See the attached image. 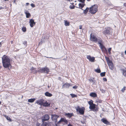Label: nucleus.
I'll use <instances>...</instances> for the list:
<instances>
[{"instance_id": "nucleus-34", "label": "nucleus", "mask_w": 126, "mask_h": 126, "mask_svg": "<svg viewBox=\"0 0 126 126\" xmlns=\"http://www.w3.org/2000/svg\"><path fill=\"white\" fill-rule=\"evenodd\" d=\"M111 48H110L108 49V53L109 54H111Z\"/></svg>"}, {"instance_id": "nucleus-57", "label": "nucleus", "mask_w": 126, "mask_h": 126, "mask_svg": "<svg viewBox=\"0 0 126 126\" xmlns=\"http://www.w3.org/2000/svg\"><path fill=\"white\" fill-rule=\"evenodd\" d=\"M50 58H53V59H55V58H52V57H50Z\"/></svg>"}, {"instance_id": "nucleus-13", "label": "nucleus", "mask_w": 126, "mask_h": 126, "mask_svg": "<svg viewBox=\"0 0 126 126\" xmlns=\"http://www.w3.org/2000/svg\"><path fill=\"white\" fill-rule=\"evenodd\" d=\"M30 70L31 71V73H33V74H36L37 72H38V70H36V69L32 67L30 69Z\"/></svg>"}, {"instance_id": "nucleus-42", "label": "nucleus", "mask_w": 126, "mask_h": 126, "mask_svg": "<svg viewBox=\"0 0 126 126\" xmlns=\"http://www.w3.org/2000/svg\"><path fill=\"white\" fill-rule=\"evenodd\" d=\"M78 87V86L76 85H75L73 87V89H76Z\"/></svg>"}, {"instance_id": "nucleus-56", "label": "nucleus", "mask_w": 126, "mask_h": 126, "mask_svg": "<svg viewBox=\"0 0 126 126\" xmlns=\"http://www.w3.org/2000/svg\"><path fill=\"white\" fill-rule=\"evenodd\" d=\"M1 101H0V105L1 104Z\"/></svg>"}, {"instance_id": "nucleus-60", "label": "nucleus", "mask_w": 126, "mask_h": 126, "mask_svg": "<svg viewBox=\"0 0 126 126\" xmlns=\"http://www.w3.org/2000/svg\"><path fill=\"white\" fill-rule=\"evenodd\" d=\"M40 43H41V42H40V43H39V44H40Z\"/></svg>"}, {"instance_id": "nucleus-17", "label": "nucleus", "mask_w": 126, "mask_h": 126, "mask_svg": "<svg viewBox=\"0 0 126 126\" xmlns=\"http://www.w3.org/2000/svg\"><path fill=\"white\" fill-rule=\"evenodd\" d=\"M90 95L92 97H94L97 96L96 94L95 93H90Z\"/></svg>"}, {"instance_id": "nucleus-3", "label": "nucleus", "mask_w": 126, "mask_h": 126, "mask_svg": "<svg viewBox=\"0 0 126 126\" xmlns=\"http://www.w3.org/2000/svg\"><path fill=\"white\" fill-rule=\"evenodd\" d=\"M97 5H94L90 8L89 12L92 14H94L97 11Z\"/></svg>"}, {"instance_id": "nucleus-28", "label": "nucleus", "mask_w": 126, "mask_h": 126, "mask_svg": "<svg viewBox=\"0 0 126 126\" xmlns=\"http://www.w3.org/2000/svg\"><path fill=\"white\" fill-rule=\"evenodd\" d=\"M88 103L90 106L94 104L93 101L92 100H90V101H88Z\"/></svg>"}, {"instance_id": "nucleus-7", "label": "nucleus", "mask_w": 126, "mask_h": 126, "mask_svg": "<svg viewBox=\"0 0 126 126\" xmlns=\"http://www.w3.org/2000/svg\"><path fill=\"white\" fill-rule=\"evenodd\" d=\"M95 104H94L90 105L89 108L90 109L94 111H98L99 108L98 107H95Z\"/></svg>"}, {"instance_id": "nucleus-32", "label": "nucleus", "mask_w": 126, "mask_h": 126, "mask_svg": "<svg viewBox=\"0 0 126 126\" xmlns=\"http://www.w3.org/2000/svg\"><path fill=\"white\" fill-rule=\"evenodd\" d=\"M95 60L94 57H91L89 61L91 62H94Z\"/></svg>"}, {"instance_id": "nucleus-5", "label": "nucleus", "mask_w": 126, "mask_h": 126, "mask_svg": "<svg viewBox=\"0 0 126 126\" xmlns=\"http://www.w3.org/2000/svg\"><path fill=\"white\" fill-rule=\"evenodd\" d=\"M49 71V69L47 67H43L38 70V72L41 73H45L48 74Z\"/></svg>"}, {"instance_id": "nucleus-36", "label": "nucleus", "mask_w": 126, "mask_h": 126, "mask_svg": "<svg viewBox=\"0 0 126 126\" xmlns=\"http://www.w3.org/2000/svg\"><path fill=\"white\" fill-rule=\"evenodd\" d=\"M126 87H124L121 90V91H122L123 93H124L125 91L126 90Z\"/></svg>"}, {"instance_id": "nucleus-39", "label": "nucleus", "mask_w": 126, "mask_h": 126, "mask_svg": "<svg viewBox=\"0 0 126 126\" xmlns=\"http://www.w3.org/2000/svg\"><path fill=\"white\" fill-rule=\"evenodd\" d=\"M7 120H8L10 122H11L12 121V120L9 117H8V118H7Z\"/></svg>"}, {"instance_id": "nucleus-50", "label": "nucleus", "mask_w": 126, "mask_h": 126, "mask_svg": "<svg viewBox=\"0 0 126 126\" xmlns=\"http://www.w3.org/2000/svg\"><path fill=\"white\" fill-rule=\"evenodd\" d=\"M68 126H72L71 124H69L68 125Z\"/></svg>"}, {"instance_id": "nucleus-51", "label": "nucleus", "mask_w": 126, "mask_h": 126, "mask_svg": "<svg viewBox=\"0 0 126 126\" xmlns=\"http://www.w3.org/2000/svg\"><path fill=\"white\" fill-rule=\"evenodd\" d=\"M124 6H126V3H124Z\"/></svg>"}, {"instance_id": "nucleus-33", "label": "nucleus", "mask_w": 126, "mask_h": 126, "mask_svg": "<svg viewBox=\"0 0 126 126\" xmlns=\"http://www.w3.org/2000/svg\"><path fill=\"white\" fill-rule=\"evenodd\" d=\"M75 6L74 5H70L69 6V8L71 9H74L75 7Z\"/></svg>"}, {"instance_id": "nucleus-58", "label": "nucleus", "mask_w": 126, "mask_h": 126, "mask_svg": "<svg viewBox=\"0 0 126 126\" xmlns=\"http://www.w3.org/2000/svg\"><path fill=\"white\" fill-rule=\"evenodd\" d=\"M87 1H90L91 0H87Z\"/></svg>"}, {"instance_id": "nucleus-41", "label": "nucleus", "mask_w": 126, "mask_h": 126, "mask_svg": "<svg viewBox=\"0 0 126 126\" xmlns=\"http://www.w3.org/2000/svg\"><path fill=\"white\" fill-rule=\"evenodd\" d=\"M60 123H59V121H58L57 124H56L55 126H60L59 125V124Z\"/></svg>"}, {"instance_id": "nucleus-48", "label": "nucleus", "mask_w": 126, "mask_h": 126, "mask_svg": "<svg viewBox=\"0 0 126 126\" xmlns=\"http://www.w3.org/2000/svg\"><path fill=\"white\" fill-rule=\"evenodd\" d=\"M4 8L2 7H0V10L2 9H3Z\"/></svg>"}, {"instance_id": "nucleus-54", "label": "nucleus", "mask_w": 126, "mask_h": 126, "mask_svg": "<svg viewBox=\"0 0 126 126\" xmlns=\"http://www.w3.org/2000/svg\"><path fill=\"white\" fill-rule=\"evenodd\" d=\"M39 124H37V126H39Z\"/></svg>"}, {"instance_id": "nucleus-38", "label": "nucleus", "mask_w": 126, "mask_h": 126, "mask_svg": "<svg viewBox=\"0 0 126 126\" xmlns=\"http://www.w3.org/2000/svg\"><path fill=\"white\" fill-rule=\"evenodd\" d=\"M91 58V57L90 55H87V58L89 60Z\"/></svg>"}, {"instance_id": "nucleus-44", "label": "nucleus", "mask_w": 126, "mask_h": 126, "mask_svg": "<svg viewBox=\"0 0 126 126\" xmlns=\"http://www.w3.org/2000/svg\"><path fill=\"white\" fill-rule=\"evenodd\" d=\"M103 80H104V81H107V79L106 78H103Z\"/></svg>"}, {"instance_id": "nucleus-15", "label": "nucleus", "mask_w": 126, "mask_h": 126, "mask_svg": "<svg viewBox=\"0 0 126 126\" xmlns=\"http://www.w3.org/2000/svg\"><path fill=\"white\" fill-rule=\"evenodd\" d=\"M51 116L53 120H56V121H57V119L59 117V116L55 114H52L51 115Z\"/></svg>"}, {"instance_id": "nucleus-61", "label": "nucleus", "mask_w": 126, "mask_h": 126, "mask_svg": "<svg viewBox=\"0 0 126 126\" xmlns=\"http://www.w3.org/2000/svg\"><path fill=\"white\" fill-rule=\"evenodd\" d=\"M42 42H41V44H42Z\"/></svg>"}, {"instance_id": "nucleus-49", "label": "nucleus", "mask_w": 126, "mask_h": 126, "mask_svg": "<svg viewBox=\"0 0 126 126\" xmlns=\"http://www.w3.org/2000/svg\"><path fill=\"white\" fill-rule=\"evenodd\" d=\"M29 3H26V5L27 6L29 5Z\"/></svg>"}, {"instance_id": "nucleus-31", "label": "nucleus", "mask_w": 126, "mask_h": 126, "mask_svg": "<svg viewBox=\"0 0 126 126\" xmlns=\"http://www.w3.org/2000/svg\"><path fill=\"white\" fill-rule=\"evenodd\" d=\"M22 30L23 32H25L26 31V29L25 27H23L22 28Z\"/></svg>"}, {"instance_id": "nucleus-16", "label": "nucleus", "mask_w": 126, "mask_h": 126, "mask_svg": "<svg viewBox=\"0 0 126 126\" xmlns=\"http://www.w3.org/2000/svg\"><path fill=\"white\" fill-rule=\"evenodd\" d=\"M70 85V84L68 83H65L62 86L63 88H68Z\"/></svg>"}, {"instance_id": "nucleus-6", "label": "nucleus", "mask_w": 126, "mask_h": 126, "mask_svg": "<svg viewBox=\"0 0 126 126\" xmlns=\"http://www.w3.org/2000/svg\"><path fill=\"white\" fill-rule=\"evenodd\" d=\"M76 109L77 111H78L80 114L81 115L84 114L85 110L84 107H83L80 108L79 106H78L76 108Z\"/></svg>"}, {"instance_id": "nucleus-19", "label": "nucleus", "mask_w": 126, "mask_h": 126, "mask_svg": "<svg viewBox=\"0 0 126 126\" xmlns=\"http://www.w3.org/2000/svg\"><path fill=\"white\" fill-rule=\"evenodd\" d=\"M65 115L68 117L69 118H71V117L72 116H73L74 115V114H73V113H66L65 114Z\"/></svg>"}, {"instance_id": "nucleus-40", "label": "nucleus", "mask_w": 126, "mask_h": 126, "mask_svg": "<svg viewBox=\"0 0 126 126\" xmlns=\"http://www.w3.org/2000/svg\"><path fill=\"white\" fill-rule=\"evenodd\" d=\"M31 6L32 7H34L35 5L33 3H32L31 4Z\"/></svg>"}, {"instance_id": "nucleus-1", "label": "nucleus", "mask_w": 126, "mask_h": 126, "mask_svg": "<svg viewBox=\"0 0 126 126\" xmlns=\"http://www.w3.org/2000/svg\"><path fill=\"white\" fill-rule=\"evenodd\" d=\"M90 39L93 42H98L99 45V47L103 52H105L107 51L106 48L102 44L103 42L102 40L98 39L96 36L94 35H93L92 33L90 34Z\"/></svg>"}, {"instance_id": "nucleus-37", "label": "nucleus", "mask_w": 126, "mask_h": 126, "mask_svg": "<svg viewBox=\"0 0 126 126\" xmlns=\"http://www.w3.org/2000/svg\"><path fill=\"white\" fill-rule=\"evenodd\" d=\"M79 7H81V8L83 7L84 6L83 4L80 3H79Z\"/></svg>"}, {"instance_id": "nucleus-35", "label": "nucleus", "mask_w": 126, "mask_h": 126, "mask_svg": "<svg viewBox=\"0 0 126 126\" xmlns=\"http://www.w3.org/2000/svg\"><path fill=\"white\" fill-rule=\"evenodd\" d=\"M23 44L25 45L26 47L27 46V41H24L23 42Z\"/></svg>"}, {"instance_id": "nucleus-62", "label": "nucleus", "mask_w": 126, "mask_h": 126, "mask_svg": "<svg viewBox=\"0 0 126 126\" xmlns=\"http://www.w3.org/2000/svg\"><path fill=\"white\" fill-rule=\"evenodd\" d=\"M100 39H101V38H100Z\"/></svg>"}, {"instance_id": "nucleus-27", "label": "nucleus", "mask_w": 126, "mask_h": 126, "mask_svg": "<svg viewBox=\"0 0 126 126\" xmlns=\"http://www.w3.org/2000/svg\"><path fill=\"white\" fill-rule=\"evenodd\" d=\"M48 126V123L46 122L43 123L41 125V126Z\"/></svg>"}, {"instance_id": "nucleus-11", "label": "nucleus", "mask_w": 126, "mask_h": 126, "mask_svg": "<svg viewBox=\"0 0 126 126\" xmlns=\"http://www.w3.org/2000/svg\"><path fill=\"white\" fill-rule=\"evenodd\" d=\"M29 23L31 27H32L35 24V23L34 22V20L32 19L30 20Z\"/></svg>"}, {"instance_id": "nucleus-9", "label": "nucleus", "mask_w": 126, "mask_h": 126, "mask_svg": "<svg viewBox=\"0 0 126 126\" xmlns=\"http://www.w3.org/2000/svg\"><path fill=\"white\" fill-rule=\"evenodd\" d=\"M49 117L48 114H45L42 117V121L44 122L48 120L49 119Z\"/></svg>"}, {"instance_id": "nucleus-53", "label": "nucleus", "mask_w": 126, "mask_h": 126, "mask_svg": "<svg viewBox=\"0 0 126 126\" xmlns=\"http://www.w3.org/2000/svg\"><path fill=\"white\" fill-rule=\"evenodd\" d=\"M11 44H12L13 43V41H11Z\"/></svg>"}, {"instance_id": "nucleus-23", "label": "nucleus", "mask_w": 126, "mask_h": 126, "mask_svg": "<svg viewBox=\"0 0 126 126\" xmlns=\"http://www.w3.org/2000/svg\"><path fill=\"white\" fill-rule=\"evenodd\" d=\"M64 25L66 26H69L70 25V23L66 20H64Z\"/></svg>"}, {"instance_id": "nucleus-52", "label": "nucleus", "mask_w": 126, "mask_h": 126, "mask_svg": "<svg viewBox=\"0 0 126 126\" xmlns=\"http://www.w3.org/2000/svg\"><path fill=\"white\" fill-rule=\"evenodd\" d=\"M2 46V44L1 42H0V47H1Z\"/></svg>"}, {"instance_id": "nucleus-25", "label": "nucleus", "mask_w": 126, "mask_h": 126, "mask_svg": "<svg viewBox=\"0 0 126 126\" xmlns=\"http://www.w3.org/2000/svg\"><path fill=\"white\" fill-rule=\"evenodd\" d=\"M89 9V8L87 7L85 10H84V13L85 14H86L87 13Z\"/></svg>"}, {"instance_id": "nucleus-24", "label": "nucleus", "mask_w": 126, "mask_h": 126, "mask_svg": "<svg viewBox=\"0 0 126 126\" xmlns=\"http://www.w3.org/2000/svg\"><path fill=\"white\" fill-rule=\"evenodd\" d=\"M35 100V98L29 99H28V101L30 103H32Z\"/></svg>"}, {"instance_id": "nucleus-10", "label": "nucleus", "mask_w": 126, "mask_h": 126, "mask_svg": "<svg viewBox=\"0 0 126 126\" xmlns=\"http://www.w3.org/2000/svg\"><path fill=\"white\" fill-rule=\"evenodd\" d=\"M101 121L104 124L107 125H110V123L105 118H103L101 120Z\"/></svg>"}, {"instance_id": "nucleus-8", "label": "nucleus", "mask_w": 126, "mask_h": 126, "mask_svg": "<svg viewBox=\"0 0 126 126\" xmlns=\"http://www.w3.org/2000/svg\"><path fill=\"white\" fill-rule=\"evenodd\" d=\"M112 29L110 27H108L107 28L104 30L103 32V33L105 35L110 34V31Z\"/></svg>"}, {"instance_id": "nucleus-59", "label": "nucleus", "mask_w": 126, "mask_h": 126, "mask_svg": "<svg viewBox=\"0 0 126 126\" xmlns=\"http://www.w3.org/2000/svg\"><path fill=\"white\" fill-rule=\"evenodd\" d=\"M68 0L69 1H72V0Z\"/></svg>"}, {"instance_id": "nucleus-12", "label": "nucleus", "mask_w": 126, "mask_h": 126, "mask_svg": "<svg viewBox=\"0 0 126 126\" xmlns=\"http://www.w3.org/2000/svg\"><path fill=\"white\" fill-rule=\"evenodd\" d=\"M44 102V100L43 99H41L40 100H38L36 103L38 105L42 106Z\"/></svg>"}, {"instance_id": "nucleus-47", "label": "nucleus", "mask_w": 126, "mask_h": 126, "mask_svg": "<svg viewBox=\"0 0 126 126\" xmlns=\"http://www.w3.org/2000/svg\"><path fill=\"white\" fill-rule=\"evenodd\" d=\"M61 77H59L58 78V79L60 80H61Z\"/></svg>"}, {"instance_id": "nucleus-18", "label": "nucleus", "mask_w": 126, "mask_h": 126, "mask_svg": "<svg viewBox=\"0 0 126 126\" xmlns=\"http://www.w3.org/2000/svg\"><path fill=\"white\" fill-rule=\"evenodd\" d=\"M50 105V104L49 103H48L47 102V101H46V102H44L43 103V106L44 107H48Z\"/></svg>"}, {"instance_id": "nucleus-46", "label": "nucleus", "mask_w": 126, "mask_h": 126, "mask_svg": "<svg viewBox=\"0 0 126 126\" xmlns=\"http://www.w3.org/2000/svg\"><path fill=\"white\" fill-rule=\"evenodd\" d=\"M82 28V26L80 25L79 26V28L80 29H81Z\"/></svg>"}, {"instance_id": "nucleus-30", "label": "nucleus", "mask_w": 126, "mask_h": 126, "mask_svg": "<svg viewBox=\"0 0 126 126\" xmlns=\"http://www.w3.org/2000/svg\"><path fill=\"white\" fill-rule=\"evenodd\" d=\"M106 74V72H102L100 73V75L101 77H103L105 76Z\"/></svg>"}, {"instance_id": "nucleus-26", "label": "nucleus", "mask_w": 126, "mask_h": 126, "mask_svg": "<svg viewBox=\"0 0 126 126\" xmlns=\"http://www.w3.org/2000/svg\"><path fill=\"white\" fill-rule=\"evenodd\" d=\"M94 71L95 72L98 73H100L101 72V70L99 68H98L97 69H95Z\"/></svg>"}, {"instance_id": "nucleus-45", "label": "nucleus", "mask_w": 126, "mask_h": 126, "mask_svg": "<svg viewBox=\"0 0 126 126\" xmlns=\"http://www.w3.org/2000/svg\"><path fill=\"white\" fill-rule=\"evenodd\" d=\"M3 116H4L5 117V118H6L7 119V118H8V116L5 115H4Z\"/></svg>"}, {"instance_id": "nucleus-55", "label": "nucleus", "mask_w": 126, "mask_h": 126, "mask_svg": "<svg viewBox=\"0 0 126 126\" xmlns=\"http://www.w3.org/2000/svg\"><path fill=\"white\" fill-rule=\"evenodd\" d=\"M125 54L126 55V50L125 51Z\"/></svg>"}, {"instance_id": "nucleus-14", "label": "nucleus", "mask_w": 126, "mask_h": 126, "mask_svg": "<svg viewBox=\"0 0 126 126\" xmlns=\"http://www.w3.org/2000/svg\"><path fill=\"white\" fill-rule=\"evenodd\" d=\"M62 122H64L65 124H68V121L64 118H61L60 120L59 121V123H61Z\"/></svg>"}, {"instance_id": "nucleus-20", "label": "nucleus", "mask_w": 126, "mask_h": 126, "mask_svg": "<svg viewBox=\"0 0 126 126\" xmlns=\"http://www.w3.org/2000/svg\"><path fill=\"white\" fill-rule=\"evenodd\" d=\"M45 94V96L48 97H51L52 95V94L49 93L47 92H46Z\"/></svg>"}, {"instance_id": "nucleus-2", "label": "nucleus", "mask_w": 126, "mask_h": 126, "mask_svg": "<svg viewBox=\"0 0 126 126\" xmlns=\"http://www.w3.org/2000/svg\"><path fill=\"white\" fill-rule=\"evenodd\" d=\"M2 64L4 67L8 68L11 66L10 58L5 55H4L2 58Z\"/></svg>"}, {"instance_id": "nucleus-22", "label": "nucleus", "mask_w": 126, "mask_h": 126, "mask_svg": "<svg viewBox=\"0 0 126 126\" xmlns=\"http://www.w3.org/2000/svg\"><path fill=\"white\" fill-rule=\"evenodd\" d=\"M121 70L122 71L123 75L126 78V70L124 69H121Z\"/></svg>"}, {"instance_id": "nucleus-4", "label": "nucleus", "mask_w": 126, "mask_h": 126, "mask_svg": "<svg viewBox=\"0 0 126 126\" xmlns=\"http://www.w3.org/2000/svg\"><path fill=\"white\" fill-rule=\"evenodd\" d=\"M105 58L107 62L108 65L110 69L111 70L113 69L114 67L112 61L110 60L109 58L106 56L105 57Z\"/></svg>"}, {"instance_id": "nucleus-43", "label": "nucleus", "mask_w": 126, "mask_h": 126, "mask_svg": "<svg viewBox=\"0 0 126 126\" xmlns=\"http://www.w3.org/2000/svg\"><path fill=\"white\" fill-rule=\"evenodd\" d=\"M89 80L90 82H93L94 81L92 79H89Z\"/></svg>"}, {"instance_id": "nucleus-21", "label": "nucleus", "mask_w": 126, "mask_h": 126, "mask_svg": "<svg viewBox=\"0 0 126 126\" xmlns=\"http://www.w3.org/2000/svg\"><path fill=\"white\" fill-rule=\"evenodd\" d=\"M27 11H26L25 12V13L26 15V17L27 18H28L31 16V15L29 13H27Z\"/></svg>"}, {"instance_id": "nucleus-29", "label": "nucleus", "mask_w": 126, "mask_h": 126, "mask_svg": "<svg viewBox=\"0 0 126 126\" xmlns=\"http://www.w3.org/2000/svg\"><path fill=\"white\" fill-rule=\"evenodd\" d=\"M70 95L71 96L72 98H74L75 97H77V95L75 94H70Z\"/></svg>"}]
</instances>
